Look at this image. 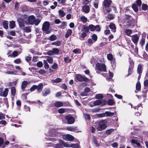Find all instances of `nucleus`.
I'll list each match as a JSON object with an SVG mask.
<instances>
[{"label":"nucleus","mask_w":148,"mask_h":148,"mask_svg":"<svg viewBox=\"0 0 148 148\" xmlns=\"http://www.w3.org/2000/svg\"><path fill=\"white\" fill-rule=\"evenodd\" d=\"M61 134V133L57 132L54 130L52 129V131H49L48 136L53 137H60L62 136ZM62 138L66 141H72L74 140V137L69 134H64L62 135Z\"/></svg>","instance_id":"obj_1"},{"label":"nucleus","mask_w":148,"mask_h":148,"mask_svg":"<svg viewBox=\"0 0 148 148\" xmlns=\"http://www.w3.org/2000/svg\"><path fill=\"white\" fill-rule=\"evenodd\" d=\"M50 24L48 21L44 22L42 25V30L47 34H50L51 31V29H50Z\"/></svg>","instance_id":"obj_2"},{"label":"nucleus","mask_w":148,"mask_h":148,"mask_svg":"<svg viewBox=\"0 0 148 148\" xmlns=\"http://www.w3.org/2000/svg\"><path fill=\"white\" fill-rule=\"evenodd\" d=\"M106 122L105 120L101 121L98 123V126L97 127V130L99 131L104 130L107 127Z\"/></svg>","instance_id":"obj_3"},{"label":"nucleus","mask_w":148,"mask_h":148,"mask_svg":"<svg viewBox=\"0 0 148 148\" xmlns=\"http://www.w3.org/2000/svg\"><path fill=\"white\" fill-rule=\"evenodd\" d=\"M95 70L100 71L106 72V66L104 64L98 63L96 65Z\"/></svg>","instance_id":"obj_4"},{"label":"nucleus","mask_w":148,"mask_h":148,"mask_svg":"<svg viewBox=\"0 0 148 148\" xmlns=\"http://www.w3.org/2000/svg\"><path fill=\"white\" fill-rule=\"evenodd\" d=\"M107 101L104 99H100L96 100L93 102L94 106L100 105L103 106L107 103Z\"/></svg>","instance_id":"obj_5"},{"label":"nucleus","mask_w":148,"mask_h":148,"mask_svg":"<svg viewBox=\"0 0 148 148\" xmlns=\"http://www.w3.org/2000/svg\"><path fill=\"white\" fill-rule=\"evenodd\" d=\"M76 78L79 81L82 82L85 81L86 82H88L89 81V79L83 76L80 74H77L76 75Z\"/></svg>","instance_id":"obj_6"},{"label":"nucleus","mask_w":148,"mask_h":148,"mask_svg":"<svg viewBox=\"0 0 148 148\" xmlns=\"http://www.w3.org/2000/svg\"><path fill=\"white\" fill-rule=\"evenodd\" d=\"M35 21V17L33 15L29 16L27 20L25 21L26 23L29 25H33L34 23V21Z\"/></svg>","instance_id":"obj_7"},{"label":"nucleus","mask_w":148,"mask_h":148,"mask_svg":"<svg viewBox=\"0 0 148 148\" xmlns=\"http://www.w3.org/2000/svg\"><path fill=\"white\" fill-rule=\"evenodd\" d=\"M65 119L69 124H72L75 122L74 118L71 115H68L66 116Z\"/></svg>","instance_id":"obj_8"},{"label":"nucleus","mask_w":148,"mask_h":148,"mask_svg":"<svg viewBox=\"0 0 148 148\" xmlns=\"http://www.w3.org/2000/svg\"><path fill=\"white\" fill-rule=\"evenodd\" d=\"M8 88H5L4 90H0V96L1 97H6L8 95Z\"/></svg>","instance_id":"obj_9"},{"label":"nucleus","mask_w":148,"mask_h":148,"mask_svg":"<svg viewBox=\"0 0 148 148\" xmlns=\"http://www.w3.org/2000/svg\"><path fill=\"white\" fill-rule=\"evenodd\" d=\"M131 37L132 39L133 42L135 45H137V43L139 40V36L137 34H135L134 35H132Z\"/></svg>","instance_id":"obj_10"},{"label":"nucleus","mask_w":148,"mask_h":148,"mask_svg":"<svg viewBox=\"0 0 148 148\" xmlns=\"http://www.w3.org/2000/svg\"><path fill=\"white\" fill-rule=\"evenodd\" d=\"M112 3L111 0H104L103 1V5L106 8L110 7Z\"/></svg>","instance_id":"obj_11"},{"label":"nucleus","mask_w":148,"mask_h":148,"mask_svg":"<svg viewBox=\"0 0 148 148\" xmlns=\"http://www.w3.org/2000/svg\"><path fill=\"white\" fill-rule=\"evenodd\" d=\"M17 21L20 27L21 28H23L24 27V25L22 19L19 18L17 19Z\"/></svg>","instance_id":"obj_12"},{"label":"nucleus","mask_w":148,"mask_h":148,"mask_svg":"<svg viewBox=\"0 0 148 148\" xmlns=\"http://www.w3.org/2000/svg\"><path fill=\"white\" fill-rule=\"evenodd\" d=\"M59 143L62 144L65 147H71V144H69L68 142L65 143V142L62 140H59Z\"/></svg>","instance_id":"obj_13"},{"label":"nucleus","mask_w":148,"mask_h":148,"mask_svg":"<svg viewBox=\"0 0 148 148\" xmlns=\"http://www.w3.org/2000/svg\"><path fill=\"white\" fill-rule=\"evenodd\" d=\"M142 65L141 64H138L137 69V72L138 74L139 75V76L140 77L142 72Z\"/></svg>","instance_id":"obj_14"},{"label":"nucleus","mask_w":148,"mask_h":148,"mask_svg":"<svg viewBox=\"0 0 148 148\" xmlns=\"http://www.w3.org/2000/svg\"><path fill=\"white\" fill-rule=\"evenodd\" d=\"M82 8L83 11L86 13H88L89 12L90 8L87 5H85L83 6Z\"/></svg>","instance_id":"obj_15"},{"label":"nucleus","mask_w":148,"mask_h":148,"mask_svg":"<svg viewBox=\"0 0 148 148\" xmlns=\"http://www.w3.org/2000/svg\"><path fill=\"white\" fill-rule=\"evenodd\" d=\"M54 106L57 107H59L62 106H64V103H63L62 102L57 101L56 102L54 103Z\"/></svg>","instance_id":"obj_16"},{"label":"nucleus","mask_w":148,"mask_h":148,"mask_svg":"<svg viewBox=\"0 0 148 148\" xmlns=\"http://www.w3.org/2000/svg\"><path fill=\"white\" fill-rule=\"evenodd\" d=\"M81 31L83 32L87 33L89 32V28L86 25H83Z\"/></svg>","instance_id":"obj_17"},{"label":"nucleus","mask_w":148,"mask_h":148,"mask_svg":"<svg viewBox=\"0 0 148 148\" xmlns=\"http://www.w3.org/2000/svg\"><path fill=\"white\" fill-rule=\"evenodd\" d=\"M109 27L111 29L112 31L113 32H115L116 31V28L115 27V24L113 23H110L109 25Z\"/></svg>","instance_id":"obj_18"},{"label":"nucleus","mask_w":148,"mask_h":148,"mask_svg":"<svg viewBox=\"0 0 148 148\" xmlns=\"http://www.w3.org/2000/svg\"><path fill=\"white\" fill-rule=\"evenodd\" d=\"M28 82L26 81H24L22 82L21 84V88L23 90H24L27 85Z\"/></svg>","instance_id":"obj_19"},{"label":"nucleus","mask_w":148,"mask_h":148,"mask_svg":"<svg viewBox=\"0 0 148 148\" xmlns=\"http://www.w3.org/2000/svg\"><path fill=\"white\" fill-rule=\"evenodd\" d=\"M21 29L23 30L24 32L27 33L30 32L31 31V28L30 27H26L25 28L24 27L23 28Z\"/></svg>","instance_id":"obj_20"},{"label":"nucleus","mask_w":148,"mask_h":148,"mask_svg":"<svg viewBox=\"0 0 148 148\" xmlns=\"http://www.w3.org/2000/svg\"><path fill=\"white\" fill-rule=\"evenodd\" d=\"M57 36L54 34L51 35L49 38H48V39L50 41H53L56 40L57 39Z\"/></svg>","instance_id":"obj_21"},{"label":"nucleus","mask_w":148,"mask_h":148,"mask_svg":"<svg viewBox=\"0 0 148 148\" xmlns=\"http://www.w3.org/2000/svg\"><path fill=\"white\" fill-rule=\"evenodd\" d=\"M47 59V61L50 64H51L53 62V59L51 57L49 56H45V57Z\"/></svg>","instance_id":"obj_22"},{"label":"nucleus","mask_w":148,"mask_h":148,"mask_svg":"<svg viewBox=\"0 0 148 148\" xmlns=\"http://www.w3.org/2000/svg\"><path fill=\"white\" fill-rule=\"evenodd\" d=\"M132 143V145H134V146H137L138 147L140 146V144L139 143L137 142L135 140H131Z\"/></svg>","instance_id":"obj_23"},{"label":"nucleus","mask_w":148,"mask_h":148,"mask_svg":"<svg viewBox=\"0 0 148 148\" xmlns=\"http://www.w3.org/2000/svg\"><path fill=\"white\" fill-rule=\"evenodd\" d=\"M67 111V109L65 108H60L58 110V112L61 114H63Z\"/></svg>","instance_id":"obj_24"},{"label":"nucleus","mask_w":148,"mask_h":148,"mask_svg":"<svg viewBox=\"0 0 148 148\" xmlns=\"http://www.w3.org/2000/svg\"><path fill=\"white\" fill-rule=\"evenodd\" d=\"M8 22L6 21H4L3 22V25L4 28L6 29H8Z\"/></svg>","instance_id":"obj_25"},{"label":"nucleus","mask_w":148,"mask_h":148,"mask_svg":"<svg viewBox=\"0 0 148 148\" xmlns=\"http://www.w3.org/2000/svg\"><path fill=\"white\" fill-rule=\"evenodd\" d=\"M58 13L59 14V16L61 17H63L66 14L64 12V11L60 10H58Z\"/></svg>","instance_id":"obj_26"},{"label":"nucleus","mask_w":148,"mask_h":148,"mask_svg":"<svg viewBox=\"0 0 148 148\" xmlns=\"http://www.w3.org/2000/svg\"><path fill=\"white\" fill-rule=\"evenodd\" d=\"M9 27L11 29H13L14 28L15 24V22L13 21H11L10 22L9 25Z\"/></svg>","instance_id":"obj_27"},{"label":"nucleus","mask_w":148,"mask_h":148,"mask_svg":"<svg viewBox=\"0 0 148 148\" xmlns=\"http://www.w3.org/2000/svg\"><path fill=\"white\" fill-rule=\"evenodd\" d=\"M133 64H131L129 66L128 70V73L127 75V76H128L129 75H130L131 74V71H132V69H133Z\"/></svg>","instance_id":"obj_28"},{"label":"nucleus","mask_w":148,"mask_h":148,"mask_svg":"<svg viewBox=\"0 0 148 148\" xmlns=\"http://www.w3.org/2000/svg\"><path fill=\"white\" fill-rule=\"evenodd\" d=\"M93 143L95 144V145L97 147H99V144L98 143L96 138L95 137H94L93 138Z\"/></svg>","instance_id":"obj_29"},{"label":"nucleus","mask_w":148,"mask_h":148,"mask_svg":"<svg viewBox=\"0 0 148 148\" xmlns=\"http://www.w3.org/2000/svg\"><path fill=\"white\" fill-rule=\"evenodd\" d=\"M132 30L129 29H126L125 31V34L129 36H130V34L132 33Z\"/></svg>","instance_id":"obj_30"},{"label":"nucleus","mask_w":148,"mask_h":148,"mask_svg":"<svg viewBox=\"0 0 148 148\" xmlns=\"http://www.w3.org/2000/svg\"><path fill=\"white\" fill-rule=\"evenodd\" d=\"M61 44V42L60 41H57L51 43V45H54L57 46H59Z\"/></svg>","instance_id":"obj_31"},{"label":"nucleus","mask_w":148,"mask_h":148,"mask_svg":"<svg viewBox=\"0 0 148 148\" xmlns=\"http://www.w3.org/2000/svg\"><path fill=\"white\" fill-rule=\"evenodd\" d=\"M36 89L38 92H40L42 91V85L40 84L38 86L37 85Z\"/></svg>","instance_id":"obj_32"},{"label":"nucleus","mask_w":148,"mask_h":148,"mask_svg":"<svg viewBox=\"0 0 148 148\" xmlns=\"http://www.w3.org/2000/svg\"><path fill=\"white\" fill-rule=\"evenodd\" d=\"M88 27L89 28V30L92 32L94 31L95 30V26L91 24L89 25Z\"/></svg>","instance_id":"obj_33"},{"label":"nucleus","mask_w":148,"mask_h":148,"mask_svg":"<svg viewBox=\"0 0 148 148\" xmlns=\"http://www.w3.org/2000/svg\"><path fill=\"white\" fill-rule=\"evenodd\" d=\"M62 145V144L60 143L59 144H54L53 146L55 148H63Z\"/></svg>","instance_id":"obj_34"},{"label":"nucleus","mask_w":148,"mask_h":148,"mask_svg":"<svg viewBox=\"0 0 148 148\" xmlns=\"http://www.w3.org/2000/svg\"><path fill=\"white\" fill-rule=\"evenodd\" d=\"M72 33V31L71 29H68L67 32H66V35H65V37L66 38H67L68 37L70 36L71 35Z\"/></svg>","instance_id":"obj_35"},{"label":"nucleus","mask_w":148,"mask_h":148,"mask_svg":"<svg viewBox=\"0 0 148 148\" xmlns=\"http://www.w3.org/2000/svg\"><path fill=\"white\" fill-rule=\"evenodd\" d=\"M105 116L108 117L112 116L114 115L113 112H105Z\"/></svg>","instance_id":"obj_36"},{"label":"nucleus","mask_w":148,"mask_h":148,"mask_svg":"<svg viewBox=\"0 0 148 148\" xmlns=\"http://www.w3.org/2000/svg\"><path fill=\"white\" fill-rule=\"evenodd\" d=\"M50 90L49 89H46L45 91L43 92L42 95L43 96H46L47 95L49 94L50 92Z\"/></svg>","instance_id":"obj_37"},{"label":"nucleus","mask_w":148,"mask_h":148,"mask_svg":"<svg viewBox=\"0 0 148 148\" xmlns=\"http://www.w3.org/2000/svg\"><path fill=\"white\" fill-rule=\"evenodd\" d=\"M66 26V22H61V25L60 26V27L62 29H64L65 28Z\"/></svg>","instance_id":"obj_38"},{"label":"nucleus","mask_w":148,"mask_h":148,"mask_svg":"<svg viewBox=\"0 0 148 148\" xmlns=\"http://www.w3.org/2000/svg\"><path fill=\"white\" fill-rule=\"evenodd\" d=\"M132 7L135 12H137L138 11V8L136 5L135 4H133Z\"/></svg>","instance_id":"obj_39"},{"label":"nucleus","mask_w":148,"mask_h":148,"mask_svg":"<svg viewBox=\"0 0 148 148\" xmlns=\"http://www.w3.org/2000/svg\"><path fill=\"white\" fill-rule=\"evenodd\" d=\"M107 58L108 60L110 61L112 60L113 59L112 55L110 53H109L107 55Z\"/></svg>","instance_id":"obj_40"},{"label":"nucleus","mask_w":148,"mask_h":148,"mask_svg":"<svg viewBox=\"0 0 148 148\" xmlns=\"http://www.w3.org/2000/svg\"><path fill=\"white\" fill-rule=\"evenodd\" d=\"M11 94L13 96H14L16 93V89L14 87H12L11 88Z\"/></svg>","instance_id":"obj_41"},{"label":"nucleus","mask_w":148,"mask_h":148,"mask_svg":"<svg viewBox=\"0 0 148 148\" xmlns=\"http://www.w3.org/2000/svg\"><path fill=\"white\" fill-rule=\"evenodd\" d=\"M27 102L30 103V104H31L32 103H36L37 102H39V104L41 106L42 104L43 103L40 102V100L36 101H27Z\"/></svg>","instance_id":"obj_42"},{"label":"nucleus","mask_w":148,"mask_h":148,"mask_svg":"<svg viewBox=\"0 0 148 148\" xmlns=\"http://www.w3.org/2000/svg\"><path fill=\"white\" fill-rule=\"evenodd\" d=\"M53 55L54 54H58L59 52V50L56 48H53L52 49Z\"/></svg>","instance_id":"obj_43"},{"label":"nucleus","mask_w":148,"mask_h":148,"mask_svg":"<svg viewBox=\"0 0 148 148\" xmlns=\"http://www.w3.org/2000/svg\"><path fill=\"white\" fill-rule=\"evenodd\" d=\"M95 97L97 99H102L103 98V96L101 94H97L95 95Z\"/></svg>","instance_id":"obj_44"},{"label":"nucleus","mask_w":148,"mask_h":148,"mask_svg":"<svg viewBox=\"0 0 148 148\" xmlns=\"http://www.w3.org/2000/svg\"><path fill=\"white\" fill-rule=\"evenodd\" d=\"M141 85L140 82H137L136 85V89L137 90H139L140 89Z\"/></svg>","instance_id":"obj_45"},{"label":"nucleus","mask_w":148,"mask_h":148,"mask_svg":"<svg viewBox=\"0 0 148 148\" xmlns=\"http://www.w3.org/2000/svg\"><path fill=\"white\" fill-rule=\"evenodd\" d=\"M109 76L108 77L107 80L108 81H110V80H112V79L113 76V74L112 72H111L109 71Z\"/></svg>","instance_id":"obj_46"},{"label":"nucleus","mask_w":148,"mask_h":148,"mask_svg":"<svg viewBox=\"0 0 148 148\" xmlns=\"http://www.w3.org/2000/svg\"><path fill=\"white\" fill-rule=\"evenodd\" d=\"M43 63L44 64V67L45 69H47L49 68V64L45 60H43Z\"/></svg>","instance_id":"obj_47"},{"label":"nucleus","mask_w":148,"mask_h":148,"mask_svg":"<svg viewBox=\"0 0 148 148\" xmlns=\"http://www.w3.org/2000/svg\"><path fill=\"white\" fill-rule=\"evenodd\" d=\"M61 81L62 79H61L58 78L52 80V81L53 83H58L61 82Z\"/></svg>","instance_id":"obj_48"},{"label":"nucleus","mask_w":148,"mask_h":148,"mask_svg":"<svg viewBox=\"0 0 148 148\" xmlns=\"http://www.w3.org/2000/svg\"><path fill=\"white\" fill-rule=\"evenodd\" d=\"M80 19L81 21L84 23H86L87 21V18L84 16L81 17Z\"/></svg>","instance_id":"obj_49"},{"label":"nucleus","mask_w":148,"mask_h":148,"mask_svg":"<svg viewBox=\"0 0 148 148\" xmlns=\"http://www.w3.org/2000/svg\"><path fill=\"white\" fill-rule=\"evenodd\" d=\"M58 67V64L56 62L54 63L53 65H52L51 67L54 69H56Z\"/></svg>","instance_id":"obj_50"},{"label":"nucleus","mask_w":148,"mask_h":148,"mask_svg":"<svg viewBox=\"0 0 148 148\" xmlns=\"http://www.w3.org/2000/svg\"><path fill=\"white\" fill-rule=\"evenodd\" d=\"M114 130V129H110L106 131V134L108 135L112 133Z\"/></svg>","instance_id":"obj_51"},{"label":"nucleus","mask_w":148,"mask_h":148,"mask_svg":"<svg viewBox=\"0 0 148 148\" xmlns=\"http://www.w3.org/2000/svg\"><path fill=\"white\" fill-rule=\"evenodd\" d=\"M145 42V39L142 38V39L140 40V44L142 46H143L144 43Z\"/></svg>","instance_id":"obj_52"},{"label":"nucleus","mask_w":148,"mask_h":148,"mask_svg":"<svg viewBox=\"0 0 148 148\" xmlns=\"http://www.w3.org/2000/svg\"><path fill=\"white\" fill-rule=\"evenodd\" d=\"M114 101L111 99H109L107 102V103L109 105H112L114 104Z\"/></svg>","instance_id":"obj_53"},{"label":"nucleus","mask_w":148,"mask_h":148,"mask_svg":"<svg viewBox=\"0 0 148 148\" xmlns=\"http://www.w3.org/2000/svg\"><path fill=\"white\" fill-rule=\"evenodd\" d=\"M45 54H47L49 56L53 55L52 50L49 51L45 53Z\"/></svg>","instance_id":"obj_54"},{"label":"nucleus","mask_w":148,"mask_h":148,"mask_svg":"<svg viewBox=\"0 0 148 148\" xmlns=\"http://www.w3.org/2000/svg\"><path fill=\"white\" fill-rule=\"evenodd\" d=\"M71 147L73 148H77L79 146V144H71Z\"/></svg>","instance_id":"obj_55"},{"label":"nucleus","mask_w":148,"mask_h":148,"mask_svg":"<svg viewBox=\"0 0 148 148\" xmlns=\"http://www.w3.org/2000/svg\"><path fill=\"white\" fill-rule=\"evenodd\" d=\"M4 104L6 106L7 108H8L9 107V105L8 103V99L6 98H4L3 99Z\"/></svg>","instance_id":"obj_56"},{"label":"nucleus","mask_w":148,"mask_h":148,"mask_svg":"<svg viewBox=\"0 0 148 148\" xmlns=\"http://www.w3.org/2000/svg\"><path fill=\"white\" fill-rule=\"evenodd\" d=\"M142 8L144 10H147L148 6L146 4H143L142 5Z\"/></svg>","instance_id":"obj_57"},{"label":"nucleus","mask_w":148,"mask_h":148,"mask_svg":"<svg viewBox=\"0 0 148 148\" xmlns=\"http://www.w3.org/2000/svg\"><path fill=\"white\" fill-rule=\"evenodd\" d=\"M66 129L69 131H74L75 130L74 127H66Z\"/></svg>","instance_id":"obj_58"},{"label":"nucleus","mask_w":148,"mask_h":148,"mask_svg":"<svg viewBox=\"0 0 148 148\" xmlns=\"http://www.w3.org/2000/svg\"><path fill=\"white\" fill-rule=\"evenodd\" d=\"M40 21L39 19H35V21H34V24L35 25L37 26L38 25L39 23L40 22Z\"/></svg>","instance_id":"obj_59"},{"label":"nucleus","mask_w":148,"mask_h":148,"mask_svg":"<svg viewBox=\"0 0 148 148\" xmlns=\"http://www.w3.org/2000/svg\"><path fill=\"white\" fill-rule=\"evenodd\" d=\"M5 73L8 74H16V71H7L5 72Z\"/></svg>","instance_id":"obj_60"},{"label":"nucleus","mask_w":148,"mask_h":148,"mask_svg":"<svg viewBox=\"0 0 148 148\" xmlns=\"http://www.w3.org/2000/svg\"><path fill=\"white\" fill-rule=\"evenodd\" d=\"M37 66L38 67H41L43 66V63L41 61L38 62L37 63Z\"/></svg>","instance_id":"obj_61"},{"label":"nucleus","mask_w":148,"mask_h":148,"mask_svg":"<svg viewBox=\"0 0 148 148\" xmlns=\"http://www.w3.org/2000/svg\"><path fill=\"white\" fill-rule=\"evenodd\" d=\"M18 53L17 51H15L12 53V57H15L18 56Z\"/></svg>","instance_id":"obj_62"},{"label":"nucleus","mask_w":148,"mask_h":148,"mask_svg":"<svg viewBox=\"0 0 148 148\" xmlns=\"http://www.w3.org/2000/svg\"><path fill=\"white\" fill-rule=\"evenodd\" d=\"M92 39L95 41L97 40V35L96 34H94L92 35Z\"/></svg>","instance_id":"obj_63"},{"label":"nucleus","mask_w":148,"mask_h":148,"mask_svg":"<svg viewBox=\"0 0 148 148\" xmlns=\"http://www.w3.org/2000/svg\"><path fill=\"white\" fill-rule=\"evenodd\" d=\"M38 73L40 74L43 75L45 74L46 72L44 70L41 69L38 71Z\"/></svg>","instance_id":"obj_64"}]
</instances>
